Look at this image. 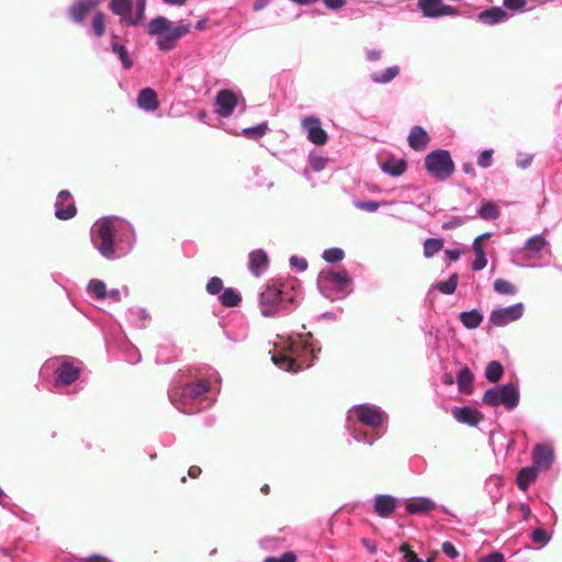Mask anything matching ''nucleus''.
Returning <instances> with one entry per match:
<instances>
[{"mask_svg":"<svg viewBox=\"0 0 562 562\" xmlns=\"http://www.w3.org/2000/svg\"><path fill=\"white\" fill-rule=\"evenodd\" d=\"M425 168L436 180H446L454 171V164L450 153L446 149H436L425 157Z\"/></svg>","mask_w":562,"mask_h":562,"instance_id":"nucleus-1","label":"nucleus"},{"mask_svg":"<svg viewBox=\"0 0 562 562\" xmlns=\"http://www.w3.org/2000/svg\"><path fill=\"white\" fill-rule=\"evenodd\" d=\"M483 403L496 407L503 405L507 409H514L519 403V392L515 383L491 387L485 391Z\"/></svg>","mask_w":562,"mask_h":562,"instance_id":"nucleus-2","label":"nucleus"},{"mask_svg":"<svg viewBox=\"0 0 562 562\" xmlns=\"http://www.w3.org/2000/svg\"><path fill=\"white\" fill-rule=\"evenodd\" d=\"M114 220L111 217L99 221L92 231V243L106 258L114 255Z\"/></svg>","mask_w":562,"mask_h":562,"instance_id":"nucleus-3","label":"nucleus"},{"mask_svg":"<svg viewBox=\"0 0 562 562\" xmlns=\"http://www.w3.org/2000/svg\"><path fill=\"white\" fill-rule=\"evenodd\" d=\"M210 383L206 380H199L182 386L179 397L173 394L171 400L180 405H189L193 400L201 397L209 392Z\"/></svg>","mask_w":562,"mask_h":562,"instance_id":"nucleus-4","label":"nucleus"},{"mask_svg":"<svg viewBox=\"0 0 562 562\" xmlns=\"http://www.w3.org/2000/svg\"><path fill=\"white\" fill-rule=\"evenodd\" d=\"M524 305L521 303L507 307L494 310L491 313L490 322L497 327L506 326L510 322H515L522 316Z\"/></svg>","mask_w":562,"mask_h":562,"instance_id":"nucleus-5","label":"nucleus"},{"mask_svg":"<svg viewBox=\"0 0 562 562\" xmlns=\"http://www.w3.org/2000/svg\"><path fill=\"white\" fill-rule=\"evenodd\" d=\"M303 128L307 132V138L311 143L322 146L328 140L326 131L322 127L321 121L316 116H306L302 121Z\"/></svg>","mask_w":562,"mask_h":562,"instance_id":"nucleus-6","label":"nucleus"},{"mask_svg":"<svg viewBox=\"0 0 562 562\" xmlns=\"http://www.w3.org/2000/svg\"><path fill=\"white\" fill-rule=\"evenodd\" d=\"M190 32V25L179 24L176 27L169 30L164 36H159L156 40L157 47L162 52L172 50L178 40L187 35Z\"/></svg>","mask_w":562,"mask_h":562,"instance_id":"nucleus-7","label":"nucleus"},{"mask_svg":"<svg viewBox=\"0 0 562 562\" xmlns=\"http://www.w3.org/2000/svg\"><path fill=\"white\" fill-rule=\"evenodd\" d=\"M418 7L425 16L438 18L442 15H456L457 9L443 4L442 0H418Z\"/></svg>","mask_w":562,"mask_h":562,"instance_id":"nucleus-8","label":"nucleus"},{"mask_svg":"<svg viewBox=\"0 0 562 562\" xmlns=\"http://www.w3.org/2000/svg\"><path fill=\"white\" fill-rule=\"evenodd\" d=\"M282 291L274 284H268L260 295L261 313L263 316H272L276 305L281 300Z\"/></svg>","mask_w":562,"mask_h":562,"instance_id":"nucleus-9","label":"nucleus"},{"mask_svg":"<svg viewBox=\"0 0 562 562\" xmlns=\"http://www.w3.org/2000/svg\"><path fill=\"white\" fill-rule=\"evenodd\" d=\"M100 3L101 0H75L68 8V16L72 22L81 24L86 16Z\"/></svg>","mask_w":562,"mask_h":562,"instance_id":"nucleus-10","label":"nucleus"},{"mask_svg":"<svg viewBox=\"0 0 562 562\" xmlns=\"http://www.w3.org/2000/svg\"><path fill=\"white\" fill-rule=\"evenodd\" d=\"M77 214V207L71 202V194L68 190H61L58 193L57 201L55 203V215L57 218L67 221L72 218Z\"/></svg>","mask_w":562,"mask_h":562,"instance_id":"nucleus-11","label":"nucleus"},{"mask_svg":"<svg viewBox=\"0 0 562 562\" xmlns=\"http://www.w3.org/2000/svg\"><path fill=\"white\" fill-rule=\"evenodd\" d=\"M110 10L120 16V22L128 26H136L137 21H134L132 15L133 0H111L109 4Z\"/></svg>","mask_w":562,"mask_h":562,"instance_id":"nucleus-12","label":"nucleus"},{"mask_svg":"<svg viewBox=\"0 0 562 562\" xmlns=\"http://www.w3.org/2000/svg\"><path fill=\"white\" fill-rule=\"evenodd\" d=\"M296 346L291 344L285 352H279L272 356L276 366L290 372H297L302 366L296 363L294 356L296 355Z\"/></svg>","mask_w":562,"mask_h":562,"instance_id":"nucleus-13","label":"nucleus"},{"mask_svg":"<svg viewBox=\"0 0 562 562\" xmlns=\"http://www.w3.org/2000/svg\"><path fill=\"white\" fill-rule=\"evenodd\" d=\"M215 102L218 115L228 117L237 106V95L231 90L223 89L217 92Z\"/></svg>","mask_w":562,"mask_h":562,"instance_id":"nucleus-14","label":"nucleus"},{"mask_svg":"<svg viewBox=\"0 0 562 562\" xmlns=\"http://www.w3.org/2000/svg\"><path fill=\"white\" fill-rule=\"evenodd\" d=\"M355 413L359 422L364 425L374 428L382 425V413L378 408L368 405H359L355 408Z\"/></svg>","mask_w":562,"mask_h":562,"instance_id":"nucleus-15","label":"nucleus"},{"mask_svg":"<svg viewBox=\"0 0 562 562\" xmlns=\"http://www.w3.org/2000/svg\"><path fill=\"white\" fill-rule=\"evenodd\" d=\"M452 416L462 424L469 426H476L484 419V416L476 408L470 406L454 407L452 409Z\"/></svg>","mask_w":562,"mask_h":562,"instance_id":"nucleus-16","label":"nucleus"},{"mask_svg":"<svg viewBox=\"0 0 562 562\" xmlns=\"http://www.w3.org/2000/svg\"><path fill=\"white\" fill-rule=\"evenodd\" d=\"M553 461V451L544 445H537L532 451V463L535 468L548 470Z\"/></svg>","mask_w":562,"mask_h":562,"instance_id":"nucleus-17","label":"nucleus"},{"mask_svg":"<svg viewBox=\"0 0 562 562\" xmlns=\"http://www.w3.org/2000/svg\"><path fill=\"white\" fill-rule=\"evenodd\" d=\"M321 281L331 284L337 290L342 291L350 283V279L348 277L347 271H323L321 273Z\"/></svg>","mask_w":562,"mask_h":562,"instance_id":"nucleus-18","label":"nucleus"},{"mask_svg":"<svg viewBox=\"0 0 562 562\" xmlns=\"http://www.w3.org/2000/svg\"><path fill=\"white\" fill-rule=\"evenodd\" d=\"M397 499L391 495H378L374 499V510L383 518L390 517L395 510Z\"/></svg>","mask_w":562,"mask_h":562,"instance_id":"nucleus-19","label":"nucleus"},{"mask_svg":"<svg viewBox=\"0 0 562 562\" xmlns=\"http://www.w3.org/2000/svg\"><path fill=\"white\" fill-rule=\"evenodd\" d=\"M407 140L411 148L416 151H422L427 148L430 139L427 132L423 127L414 126L409 132Z\"/></svg>","mask_w":562,"mask_h":562,"instance_id":"nucleus-20","label":"nucleus"},{"mask_svg":"<svg viewBox=\"0 0 562 562\" xmlns=\"http://www.w3.org/2000/svg\"><path fill=\"white\" fill-rule=\"evenodd\" d=\"M137 104L145 111H156L159 108L157 93L153 88H144L137 95Z\"/></svg>","mask_w":562,"mask_h":562,"instance_id":"nucleus-21","label":"nucleus"},{"mask_svg":"<svg viewBox=\"0 0 562 562\" xmlns=\"http://www.w3.org/2000/svg\"><path fill=\"white\" fill-rule=\"evenodd\" d=\"M79 375H80V370L77 367H75L68 362H64L57 369L56 382L58 384L69 385L72 382H75L79 378Z\"/></svg>","mask_w":562,"mask_h":562,"instance_id":"nucleus-22","label":"nucleus"},{"mask_svg":"<svg viewBox=\"0 0 562 562\" xmlns=\"http://www.w3.org/2000/svg\"><path fill=\"white\" fill-rule=\"evenodd\" d=\"M479 20L485 24H496L507 19V12L501 7H492L479 13Z\"/></svg>","mask_w":562,"mask_h":562,"instance_id":"nucleus-23","label":"nucleus"},{"mask_svg":"<svg viewBox=\"0 0 562 562\" xmlns=\"http://www.w3.org/2000/svg\"><path fill=\"white\" fill-rule=\"evenodd\" d=\"M268 262V255L262 249H257L249 254V270L257 277L267 267Z\"/></svg>","mask_w":562,"mask_h":562,"instance_id":"nucleus-24","label":"nucleus"},{"mask_svg":"<svg viewBox=\"0 0 562 562\" xmlns=\"http://www.w3.org/2000/svg\"><path fill=\"white\" fill-rule=\"evenodd\" d=\"M434 508L435 503L425 497L411 498L406 504V509L412 515L428 513Z\"/></svg>","mask_w":562,"mask_h":562,"instance_id":"nucleus-25","label":"nucleus"},{"mask_svg":"<svg viewBox=\"0 0 562 562\" xmlns=\"http://www.w3.org/2000/svg\"><path fill=\"white\" fill-rule=\"evenodd\" d=\"M381 168L385 173L393 177H400L405 172L407 164L404 159L389 157L384 162H382Z\"/></svg>","mask_w":562,"mask_h":562,"instance_id":"nucleus-26","label":"nucleus"},{"mask_svg":"<svg viewBox=\"0 0 562 562\" xmlns=\"http://www.w3.org/2000/svg\"><path fill=\"white\" fill-rule=\"evenodd\" d=\"M171 22L165 16H157L153 19L147 29V33L150 36H164L169 32Z\"/></svg>","mask_w":562,"mask_h":562,"instance_id":"nucleus-27","label":"nucleus"},{"mask_svg":"<svg viewBox=\"0 0 562 562\" xmlns=\"http://www.w3.org/2000/svg\"><path fill=\"white\" fill-rule=\"evenodd\" d=\"M537 475H538V471L535 467L522 468L518 472L517 477H516L517 486L521 491L526 492L528 490V487L530 486V484L536 481Z\"/></svg>","mask_w":562,"mask_h":562,"instance_id":"nucleus-28","label":"nucleus"},{"mask_svg":"<svg viewBox=\"0 0 562 562\" xmlns=\"http://www.w3.org/2000/svg\"><path fill=\"white\" fill-rule=\"evenodd\" d=\"M473 374L468 367H463L457 376L459 391L463 394H471L473 392Z\"/></svg>","mask_w":562,"mask_h":562,"instance_id":"nucleus-29","label":"nucleus"},{"mask_svg":"<svg viewBox=\"0 0 562 562\" xmlns=\"http://www.w3.org/2000/svg\"><path fill=\"white\" fill-rule=\"evenodd\" d=\"M483 321V315L477 310H472L469 312H462L460 314V322L468 329L477 328Z\"/></svg>","mask_w":562,"mask_h":562,"instance_id":"nucleus-30","label":"nucleus"},{"mask_svg":"<svg viewBox=\"0 0 562 562\" xmlns=\"http://www.w3.org/2000/svg\"><path fill=\"white\" fill-rule=\"evenodd\" d=\"M504 373V368L499 361L493 360L487 363L485 369V378L491 383H497Z\"/></svg>","mask_w":562,"mask_h":562,"instance_id":"nucleus-31","label":"nucleus"},{"mask_svg":"<svg viewBox=\"0 0 562 562\" xmlns=\"http://www.w3.org/2000/svg\"><path fill=\"white\" fill-rule=\"evenodd\" d=\"M220 301L225 307H235L240 303L241 296L232 288H226L221 294Z\"/></svg>","mask_w":562,"mask_h":562,"instance_id":"nucleus-32","label":"nucleus"},{"mask_svg":"<svg viewBox=\"0 0 562 562\" xmlns=\"http://www.w3.org/2000/svg\"><path fill=\"white\" fill-rule=\"evenodd\" d=\"M112 50L117 54L124 69H131L133 67V60L124 45L113 42Z\"/></svg>","mask_w":562,"mask_h":562,"instance_id":"nucleus-33","label":"nucleus"},{"mask_svg":"<svg viewBox=\"0 0 562 562\" xmlns=\"http://www.w3.org/2000/svg\"><path fill=\"white\" fill-rule=\"evenodd\" d=\"M443 248V240L440 238H428L424 241V256L432 257Z\"/></svg>","mask_w":562,"mask_h":562,"instance_id":"nucleus-34","label":"nucleus"},{"mask_svg":"<svg viewBox=\"0 0 562 562\" xmlns=\"http://www.w3.org/2000/svg\"><path fill=\"white\" fill-rule=\"evenodd\" d=\"M91 27L97 37H102L105 33V14L98 11L91 21Z\"/></svg>","mask_w":562,"mask_h":562,"instance_id":"nucleus-35","label":"nucleus"},{"mask_svg":"<svg viewBox=\"0 0 562 562\" xmlns=\"http://www.w3.org/2000/svg\"><path fill=\"white\" fill-rule=\"evenodd\" d=\"M459 277L457 273H453L449 277L448 280L438 282L436 284V289L443 294H452L454 293L458 286Z\"/></svg>","mask_w":562,"mask_h":562,"instance_id":"nucleus-36","label":"nucleus"},{"mask_svg":"<svg viewBox=\"0 0 562 562\" xmlns=\"http://www.w3.org/2000/svg\"><path fill=\"white\" fill-rule=\"evenodd\" d=\"M494 291L499 294L512 295L517 292V288L505 279H496L493 283Z\"/></svg>","mask_w":562,"mask_h":562,"instance_id":"nucleus-37","label":"nucleus"},{"mask_svg":"<svg viewBox=\"0 0 562 562\" xmlns=\"http://www.w3.org/2000/svg\"><path fill=\"white\" fill-rule=\"evenodd\" d=\"M400 72L397 66L386 68L382 74H373L372 79L378 83H386L393 80Z\"/></svg>","mask_w":562,"mask_h":562,"instance_id":"nucleus-38","label":"nucleus"},{"mask_svg":"<svg viewBox=\"0 0 562 562\" xmlns=\"http://www.w3.org/2000/svg\"><path fill=\"white\" fill-rule=\"evenodd\" d=\"M479 214L484 220H495L499 216V210L496 204L487 202L481 206Z\"/></svg>","mask_w":562,"mask_h":562,"instance_id":"nucleus-39","label":"nucleus"},{"mask_svg":"<svg viewBox=\"0 0 562 562\" xmlns=\"http://www.w3.org/2000/svg\"><path fill=\"white\" fill-rule=\"evenodd\" d=\"M267 130H268V124L261 123L254 127L244 128L243 135L246 136L247 138L258 139V138H261L266 134Z\"/></svg>","mask_w":562,"mask_h":562,"instance_id":"nucleus-40","label":"nucleus"},{"mask_svg":"<svg viewBox=\"0 0 562 562\" xmlns=\"http://www.w3.org/2000/svg\"><path fill=\"white\" fill-rule=\"evenodd\" d=\"M400 551L403 553L405 562H432L431 558H429L425 561L419 559L417 557V554L411 549L409 544H407V543L401 544Z\"/></svg>","mask_w":562,"mask_h":562,"instance_id":"nucleus-41","label":"nucleus"},{"mask_svg":"<svg viewBox=\"0 0 562 562\" xmlns=\"http://www.w3.org/2000/svg\"><path fill=\"white\" fill-rule=\"evenodd\" d=\"M546 244L547 241L542 236L536 235L527 240L526 249L532 252H539L543 249Z\"/></svg>","mask_w":562,"mask_h":562,"instance_id":"nucleus-42","label":"nucleus"},{"mask_svg":"<svg viewBox=\"0 0 562 562\" xmlns=\"http://www.w3.org/2000/svg\"><path fill=\"white\" fill-rule=\"evenodd\" d=\"M344 255L345 254L340 248H329L323 252V258L327 262L336 263L344 259Z\"/></svg>","mask_w":562,"mask_h":562,"instance_id":"nucleus-43","label":"nucleus"},{"mask_svg":"<svg viewBox=\"0 0 562 562\" xmlns=\"http://www.w3.org/2000/svg\"><path fill=\"white\" fill-rule=\"evenodd\" d=\"M88 289L92 292L98 299H104L106 296L105 283L101 280H92Z\"/></svg>","mask_w":562,"mask_h":562,"instance_id":"nucleus-44","label":"nucleus"},{"mask_svg":"<svg viewBox=\"0 0 562 562\" xmlns=\"http://www.w3.org/2000/svg\"><path fill=\"white\" fill-rule=\"evenodd\" d=\"M222 289L223 281L218 277H212L206 284V291L212 295L218 294Z\"/></svg>","mask_w":562,"mask_h":562,"instance_id":"nucleus-45","label":"nucleus"},{"mask_svg":"<svg viewBox=\"0 0 562 562\" xmlns=\"http://www.w3.org/2000/svg\"><path fill=\"white\" fill-rule=\"evenodd\" d=\"M531 539L535 543L546 544L550 540L548 532L542 528H537L531 533Z\"/></svg>","mask_w":562,"mask_h":562,"instance_id":"nucleus-46","label":"nucleus"},{"mask_svg":"<svg viewBox=\"0 0 562 562\" xmlns=\"http://www.w3.org/2000/svg\"><path fill=\"white\" fill-rule=\"evenodd\" d=\"M355 206L359 210L372 213V212L378 211L380 204L375 201H358V202H355Z\"/></svg>","mask_w":562,"mask_h":562,"instance_id":"nucleus-47","label":"nucleus"},{"mask_svg":"<svg viewBox=\"0 0 562 562\" xmlns=\"http://www.w3.org/2000/svg\"><path fill=\"white\" fill-rule=\"evenodd\" d=\"M492 156H493V150L492 149H485L481 153L479 159H477V165L482 168H487L491 166L492 164Z\"/></svg>","mask_w":562,"mask_h":562,"instance_id":"nucleus-48","label":"nucleus"},{"mask_svg":"<svg viewBox=\"0 0 562 562\" xmlns=\"http://www.w3.org/2000/svg\"><path fill=\"white\" fill-rule=\"evenodd\" d=\"M296 554L294 552H285L280 558L269 557L263 562H295Z\"/></svg>","mask_w":562,"mask_h":562,"instance_id":"nucleus-49","label":"nucleus"},{"mask_svg":"<svg viewBox=\"0 0 562 562\" xmlns=\"http://www.w3.org/2000/svg\"><path fill=\"white\" fill-rule=\"evenodd\" d=\"M503 4L512 11H519L522 10L526 4L527 0H503Z\"/></svg>","mask_w":562,"mask_h":562,"instance_id":"nucleus-50","label":"nucleus"},{"mask_svg":"<svg viewBox=\"0 0 562 562\" xmlns=\"http://www.w3.org/2000/svg\"><path fill=\"white\" fill-rule=\"evenodd\" d=\"M145 8H146V0H137L136 1V16L134 18V21H137V25L140 24L145 18Z\"/></svg>","mask_w":562,"mask_h":562,"instance_id":"nucleus-51","label":"nucleus"},{"mask_svg":"<svg viewBox=\"0 0 562 562\" xmlns=\"http://www.w3.org/2000/svg\"><path fill=\"white\" fill-rule=\"evenodd\" d=\"M441 548H442V552L452 559H454L459 555L458 550L451 542H448V541L443 542Z\"/></svg>","mask_w":562,"mask_h":562,"instance_id":"nucleus-52","label":"nucleus"},{"mask_svg":"<svg viewBox=\"0 0 562 562\" xmlns=\"http://www.w3.org/2000/svg\"><path fill=\"white\" fill-rule=\"evenodd\" d=\"M504 555L498 551H494L486 557L481 558L480 562H503Z\"/></svg>","mask_w":562,"mask_h":562,"instance_id":"nucleus-53","label":"nucleus"},{"mask_svg":"<svg viewBox=\"0 0 562 562\" xmlns=\"http://www.w3.org/2000/svg\"><path fill=\"white\" fill-rule=\"evenodd\" d=\"M486 265H487V260H486L485 254L477 255L475 260L473 261L472 268H473V270L479 271V270H482L483 268H485Z\"/></svg>","mask_w":562,"mask_h":562,"instance_id":"nucleus-54","label":"nucleus"},{"mask_svg":"<svg viewBox=\"0 0 562 562\" xmlns=\"http://www.w3.org/2000/svg\"><path fill=\"white\" fill-rule=\"evenodd\" d=\"M328 9L337 10L346 4V0H323Z\"/></svg>","mask_w":562,"mask_h":562,"instance_id":"nucleus-55","label":"nucleus"},{"mask_svg":"<svg viewBox=\"0 0 562 562\" xmlns=\"http://www.w3.org/2000/svg\"><path fill=\"white\" fill-rule=\"evenodd\" d=\"M81 562H112L108 558L100 554H92L88 558H83L80 560Z\"/></svg>","mask_w":562,"mask_h":562,"instance_id":"nucleus-56","label":"nucleus"},{"mask_svg":"<svg viewBox=\"0 0 562 562\" xmlns=\"http://www.w3.org/2000/svg\"><path fill=\"white\" fill-rule=\"evenodd\" d=\"M291 265L297 266L300 270H305L307 268V262L305 259H299L297 257L291 258Z\"/></svg>","mask_w":562,"mask_h":562,"instance_id":"nucleus-57","label":"nucleus"},{"mask_svg":"<svg viewBox=\"0 0 562 562\" xmlns=\"http://www.w3.org/2000/svg\"><path fill=\"white\" fill-rule=\"evenodd\" d=\"M472 247H473V251L475 252V256L485 254L480 238L474 239Z\"/></svg>","mask_w":562,"mask_h":562,"instance_id":"nucleus-58","label":"nucleus"},{"mask_svg":"<svg viewBox=\"0 0 562 562\" xmlns=\"http://www.w3.org/2000/svg\"><path fill=\"white\" fill-rule=\"evenodd\" d=\"M462 223H463V222H462V220H461V218L456 217V218L451 220L450 222L445 223V224L442 225V228H443V229H450V228H453V227H456V226H460V225H462Z\"/></svg>","mask_w":562,"mask_h":562,"instance_id":"nucleus-59","label":"nucleus"},{"mask_svg":"<svg viewBox=\"0 0 562 562\" xmlns=\"http://www.w3.org/2000/svg\"><path fill=\"white\" fill-rule=\"evenodd\" d=\"M519 510H520V513H521V517H522V519H524V520H527V519H529V518H530V516H531V510H530V508H529V506H528V505H526V504H520V505H519Z\"/></svg>","mask_w":562,"mask_h":562,"instance_id":"nucleus-60","label":"nucleus"},{"mask_svg":"<svg viewBox=\"0 0 562 562\" xmlns=\"http://www.w3.org/2000/svg\"><path fill=\"white\" fill-rule=\"evenodd\" d=\"M446 256L449 258V260L456 261L460 258L461 251L457 250V249H453V250L449 249V250H446Z\"/></svg>","mask_w":562,"mask_h":562,"instance_id":"nucleus-61","label":"nucleus"},{"mask_svg":"<svg viewBox=\"0 0 562 562\" xmlns=\"http://www.w3.org/2000/svg\"><path fill=\"white\" fill-rule=\"evenodd\" d=\"M202 470L198 465H191L188 470V475L192 479H196L201 474Z\"/></svg>","mask_w":562,"mask_h":562,"instance_id":"nucleus-62","label":"nucleus"},{"mask_svg":"<svg viewBox=\"0 0 562 562\" xmlns=\"http://www.w3.org/2000/svg\"><path fill=\"white\" fill-rule=\"evenodd\" d=\"M462 170H463L464 173L472 175V176L475 175L474 167H473V165L471 162H464L462 165Z\"/></svg>","mask_w":562,"mask_h":562,"instance_id":"nucleus-63","label":"nucleus"},{"mask_svg":"<svg viewBox=\"0 0 562 562\" xmlns=\"http://www.w3.org/2000/svg\"><path fill=\"white\" fill-rule=\"evenodd\" d=\"M106 296L111 297L113 301L119 302L121 300L120 291L114 289L106 293Z\"/></svg>","mask_w":562,"mask_h":562,"instance_id":"nucleus-64","label":"nucleus"}]
</instances>
